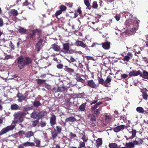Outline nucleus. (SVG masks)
Listing matches in <instances>:
<instances>
[{
  "label": "nucleus",
  "instance_id": "f257e3e1",
  "mask_svg": "<svg viewBox=\"0 0 148 148\" xmlns=\"http://www.w3.org/2000/svg\"><path fill=\"white\" fill-rule=\"evenodd\" d=\"M33 109L32 106L24 107L23 110V112L19 111L14 114V122L22 123L24 121L23 118L25 116L29 114L28 111Z\"/></svg>",
  "mask_w": 148,
  "mask_h": 148
},
{
  "label": "nucleus",
  "instance_id": "f03ea898",
  "mask_svg": "<svg viewBox=\"0 0 148 148\" xmlns=\"http://www.w3.org/2000/svg\"><path fill=\"white\" fill-rule=\"evenodd\" d=\"M16 62L20 69H23L25 66H28L32 63L31 58L26 57L24 59L23 56L21 55L16 58Z\"/></svg>",
  "mask_w": 148,
  "mask_h": 148
},
{
  "label": "nucleus",
  "instance_id": "7ed1b4c3",
  "mask_svg": "<svg viewBox=\"0 0 148 148\" xmlns=\"http://www.w3.org/2000/svg\"><path fill=\"white\" fill-rule=\"evenodd\" d=\"M42 33V30L40 29H36L33 30H30L27 32V36L26 38L29 40H34L35 38L36 33L40 36Z\"/></svg>",
  "mask_w": 148,
  "mask_h": 148
},
{
  "label": "nucleus",
  "instance_id": "20e7f679",
  "mask_svg": "<svg viewBox=\"0 0 148 148\" xmlns=\"http://www.w3.org/2000/svg\"><path fill=\"white\" fill-rule=\"evenodd\" d=\"M62 127L60 125L56 126V128H54V131H51V136L53 139L56 138L58 134H60L62 131Z\"/></svg>",
  "mask_w": 148,
  "mask_h": 148
},
{
  "label": "nucleus",
  "instance_id": "39448f33",
  "mask_svg": "<svg viewBox=\"0 0 148 148\" xmlns=\"http://www.w3.org/2000/svg\"><path fill=\"white\" fill-rule=\"evenodd\" d=\"M15 126L13 125L8 126L3 128L0 131V136L8 132L9 131L13 130Z\"/></svg>",
  "mask_w": 148,
  "mask_h": 148
},
{
  "label": "nucleus",
  "instance_id": "423d86ee",
  "mask_svg": "<svg viewBox=\"0 0 148 148\" xmlns=\"http://www.w3.org/2000/svg\"><path fill=\"white\" fill-rule=\"evenodd\" d=\"M125 17L126 18H128L129 19L127 20L126 22L127 23H129V25L130 27H131V26H132V27H133V28H132V29H133V28L134 27V28L135 29V27H134V24L135 23L134 22V23L133 24L132 23V14L128 12L127 13Z\"/></svg>",
  "mask_w": 148,
  "mask_h": 148
},
{
  "label": "nucleus",
  "instance_id": "0eeeda50",
  "mask_svg": "<svg viewBox=\"0 0 148 148\" xmlns=\"http://www.w3.org/2000/svg\"><path fill=\"white\" fill-rule=\"evenodd\" d=\"M76 41L75 42V45L79 47H82L85 48H88L87 45L84 43L82 41L79 40H76Z\"/></svg>",
  "mask_w": 148,
  "mask_h": 148
},
{
  "label": "nucleus",
  "instance_id": "6e6552de",
  "mask_svg": "<svg viewBox=\"0 0 148 148\" xmlns=\"http://www.w3.org/2000/svg\"><path fill=\"white\" fill-rule=\"evenodd\" d=\"M87 85L91 88L96 89L98 86L95 84L93 80H89L87 81L86 84Z\"/></svg>",
  "mask_w": 148,
  "mask_h": 148
},
{
  "label": "nucleus",
  "instance_id": "1a4fd4ad",
  "mask_svg": "<svg viewBox=\"0 0 148 148\" xmlns=\"http://www.w3.org/2000/svg\"><path fill=\"white\" fill-rule=\"evenodd\" d=\"M51 116L50 118V123L52 126L56 124V117L53 113L51 114Z\"/></svg>",
  "mask_w": 148,
  "mask_h": 148
},
{
  "label": "nucleus",
  "instance_id": "9d476101",
  "mask_svg": "<svg viewBox=\"0 0 148 148\" xmlns=\"http://www.w3.org/2000/svg\"><path fill=\"white\" fill-rule=\"evenodd\" d=\"M62 47L61 51L64 53H67L70 49L69 44L68 43H64L63 44Z\"/></svg>",
  "mask_w": 148,
  "mask_h": 148
},
{
  "label": "nucleus",
  "instance_id": "9b49d317",
  "mask_svg": "<svg viewBox=\"0 0 148 148\" xmlns=\"http://www.w3.org/2000/svg\"><path fill=\"white\" fill-rule=\"evenodd\" d=\"M43 40V39L41 38L36 44L35 47L37 49V51L38 52H39L40 50V47L42 45Z\"/></svg>",
  "mask_w": 148,
  "mask_h": 148
},
{
  "label": "nucleus",
  "instance_id": "f8f14e48",
  "mask_svg": "<svg viewBox=\"0 0 148 148\" xmlns=\"http://www.w3.org/2000/svg\"><path fill=\"white\" fill-rule=\"evenodd\" d=\"M16 97L18 99L17 101L19 102H21L23 101L26 98V95H24L18 92L16 95Z\"/></svg>",
  "mask_w": 148,
  "mask_h": 148
},
{
  "label": "nucleus",
  "instance_id": "ddd939ff",
  "mask_svg": "<svg viewBox=\"0 0 148 148\" xmlns=\"http://www.w3.org/2000/svg\"><path fill=\"white\" fill-rule=\"evenodd\" d=\"M125 127V126L124 125H119L114 128L113 129V130L115 132L117 133L119 132L121 130H124Z\"/></svg>",
  "mask_w": 148,
  "mask_h": 148
},
{
  "label": "nucleus",
  "instance_id": "4468645a",
  "mask_svg": "<svg viewBox=\"0 0 148 148\" xmlns=\"http://www.w3.org/2000/svg\"><path fill=\"white\" fill-rule=\"evenodd\" d=\"M123 56H124V57L122 60L124 61L128 62L130 59L132 58L133 55L131 53L129 52L127 53V55L124 56L123 55Z\"/></svg>",
  "mask_w": 148,
  "mask_h": 148
},
{
  "label": "nucleus",
  "instance_id": "2eb2a0df",
  "mask_svg": "<svg viewBox=\"0 0 148 148\" xmlns=\"http://www.w3.org/2000/svg\"><path fill=\"white\" fill-rule=\"evenodd\" d=\"M140 70L138 71H130L129 73V75L130 77L132 76H136L139 75H140Z\"/></svg>",
  "mask_w": 148,
  "mask_h": 148
},
{
  "label": "nucleus",
  "instance_id": "dca6fc26",
  "mask_svg": "<svg viewBox=\"0 0 148 148\" xmlns=\"http://www.w3.org/2000/svg\"><path fill=\"white\" fill-rule=\"evenodd\" d=\"M88 117L90 119V120L91 121V122H90L89 123L92 126V124L93 123H92V122H95L96 120V118L94 114H88Z\"/></svg>",
  "mask_w": 148,
  "mask_h": 148
},
{
  "label": "nucleus",
  "instance_id": "f3484780",
  "mask_svg": "<svg viewBox=\"0 0 148 148\" xmlns=\"http://www.w3.org/2000/svg\"><path fill=\"white\" fill-rule=\"evenodd\" d=\"M102 106H100L98 109H95L94 110H92L91 112L95 115H96L97 116H98L100 114V111L102 110Z\"/></svg>",
  "mask_w": 148,
  "mask_h": 148
},
{
  "label": "nucleus",
  "instance_id": "a211bd4d",
  "mask_svg": "<svg viewBox=\"0 0 148 148\" xmlns=\"http://www.w3.org/2000/svg\"><path fill=\"white\" fill-rule=\"evenodd\" d=\"M137 140L133 141L134 145L140 146L141 145L143 142V140L141 138H137L136 139Z\"/></svg>",
  "mask_w": 148,
  "mask_h": 148
},
{
  "label": "nucleus",
  "instance_id": "6ab92c4d",
  "mask_svg": "<svg viewBox=\"0 0 148 148\" xmlns=\"http://www.w3.org/2000/svg\"><path fill=\"white\" fill-rule=\"evenodd\" d=\"M50 49H52L57 52L59 51L60 50V47L56 43L52 45Z\"/></svg>",
  "mask_w": 148,
  "mask_h": 148
},
{
  "label": "nucleus",
  "instance_id": "aec40b11",
  "mask_svg": "<svg viewBox=\"0 0 148 148\" xmlns=\"http://www.w3.org/2000/svg\"><path fill=\"white\" fill-rule=\"evenodd\" d=\"M140 76L143 78L147 79H148V72L145 70H143L142 73L140 71Z\"/></svg>",
  "mask_w": 148,
  "mask_h": 148
},
{
  "label": "nucleus",
  "instance_id": "412c9836",
  "mask_svg": "<svg viewBox=\"0 0 148 148\" xmlns=\"http://www.w3.org/2000/svg\"><path fill=\"white\" fill-rule=\"evenodd\" d=\"M38 112L35 110H34L30 114V116L31 118L34 119H38Z\"/></svg>",
  "mask_w": 148,
  "mask_h": 148
},
{
  "label": "nucleus",
  "instance_id": "4be33fe9",
  "mask_svg": "<svg viewBox=\"0 0 148 148\" xmlns=\"http://www.w3.org/2000/svg\"><path fill=\"white\" fill-rule=\"evenodd\" d=\"M76 120L75 118L74 117L71 116L66 118L65 120V123L68 122H73Z\"/></svg>",
  "mask_w": 148,
  "mask_h": 148
},
{
  "label": "nucleus",
  "instance_id": "5701e85b",
  "mask_svg": "<svg viewBox=\"0 0 148 148\" xmlns=\"http://www.w3.org/2000/svg\"><path fill=\"white\" fill-rule=\"evenodd\" d=\"M111 77L110 75L108 76L107 77L106 80L105 81V83L104 85V86L106 87H109V86L108 85V84L111 82Z\"/></svg>",
  "mask_w": 148,
  "mask_h": 148
},
{
  "label": "nucleus",
  "instance_id": "b1692460",
  "mask_svg": "<svg viewBox=\"0 0 148 148\" xmlns=\"http://www.w3.org/2000/svg\"><path fill=\"white\" fill-rule=\"evenodd\" d=\"M101 45L102 47L105 49H108L110 48V43L108 42L102 43Z\"/></svg>",
  "mask_w": 148,
  "mask_h": 148
},
{
  "label": "nucleus",
  "instance_id": "393cba45",
  "mask_svg": "<svg viewBox=\"0 0 148 148\" xmlns=\"http://www.w3.org/2000/svg\"><path fill=\"white\" fill-rule=\"evenodd\" d=\"M35 146V143L34 142H31L28 141L25 142L23 144V147L31 146L33 147Z\"/></svg>",
  "mask_w": 148,
  "mask_h": 148
},
{
  "label": "nucleus",
  "instance_id": "a878e982",
  "mask_svg": "<svg viewBox=\"0 0 148 148\" xmlns=\"http://www.w3.org/2000/svg\"><path fill=\"white\" fill-rule=\"evenodd\" d=\"M11 108L12 110H17L20 109V107L16 103H13L11 105Z\"/></svg>",
  "mask_w": 148,
  "mask_h": 148
},
{
  "label": "nucleus",
  "instance_id": "bb28decb",
  "mask_svg": "<svg viewBox=\"0 0 148 148\" xmlns=\"http://www.w3.org/2000/svg\"><path fill=\"white\" fill-rule=\"evenodd\" d=\"M34 136V133L32 131H28L25 132V137L29 138Z\"/></svg>",
  "mask_w": 148,
  "mask_h": 148
},
{
  "label": "nucleus",
  "instance_id": "cd10ccee",
  "mask_svg": "<svg viewBox=\"0 0 148 148\" xmlns=\"http://www.w3.org/2000/svg\"><path fill=\"white\" fill-rule=\"evenodd\" d=\"M125 146L127 148H134L135 147L134 144V142L126 143Z\"/></svg>",
  "mask_w": 148,
  "mask_h": 148
},
{
  "label": "nucleus",
  "instance_id": "c85d7f7f",
  "mask_svg": "<svg viewBox=\"0 0 148 148\" xmlns=\"http://www.w3.org/2000/svg\"><path fill=\"white\" fill-rule=\"evenodd\" d=\"M34 141L36 144V145H35V146H36L37 147H40V146L41 141L40 140L34 138Z\"/></svg>",
  "mask_w": 148,
  "mask_h": 148
},
{
  "label": "nucleus",
  "instance_id": "c756f323",
  "mask_svg": "<svg viewBox=\"0 0 148 148\" xmlns=\"http://www.w3.org/2000/svg\"><path fill=\"white\" fill-rule=\"evenodd\" d=\"M86 105V103L85 102L83 103L80 105L79 108V109L80 111H84L85 110V108Z\"/></svg>",
  "mask_w": 148,
  "mask_h": 148
},
{
  "label": "nucleus",
  "instance_id": "7c9ffc66",
  "mask_svg": "<svg viewBox=\"0 0 148 148\" xmlns=\"http://www.w3.org/2000/svg\"><path fill=\"white\" fill-rule=\"evenodd\" d=\"M59 92H61L67 91V87L65 86H58Z\"/></svg>",
  "mask_w": 148,
  "mask_h": 148
},
{
  "label": "nucleus",
  "instance_id": "2f4dec72",
  "mask_svg": "<svg viewBox=\"0 0 148 148\" xmlns=\"http://www.w3.org/2000/svg\"><path fill=\"white\" fill-rule=\"evenodd\" d=\"M96 143L97 147H99L101 146L102 144V139L101 138H98L96 140Z\"/></svg>",
  "mask_w": 148,
  "mask_h": 148
},
{
  "label": "nucleus",
  "instance_id": "473e14b6",
  "mask_svg": "<svg viewBox=\"0 0 148 148\" xmlns=\"http://www.w3.org/2000/svg\"><path fill=\"white\" fill-rule=\"evenodd\" d=\"M10 13L14 16H16L18 14L17 11L14 9L11 10L10 11Z\"/></svg>",
  "mask_w": 148,
  "mask_h": 148
},
{
  "label": "nucleus",
  "instance_id": "72a5a7b5",
  "mask_svg": "<svg viewBox=\"0 0 148 148\" xmlns=\"http://www.w3.org/2000/svg\"><path fill=\"white\" fill-rule=\"evenodd\" d=\"M131 133H132V135L131 136L129 137V139H133L136 136V130H135L132 129Z\"/></svg>",
  "mask_w": 148,
  "mask_h": 148
},
{
  "label": "nucleus",
  "instance_id": "f704fd0d",
  "mask_svg": "<svg viewBox=\"0 0 148 148\" xmlns=\"http://www.w3.org/2000/svg\"><path fill=\"white\" fill-rule=\"evenodd\" d=\"M33 105L35 107L37 108L41 105V103L39 101L35 100L33 103Z\"/></svg>",
  "mask_w": 148,
  "mask_h": 148
},
{
  "label": "nucleus",
  "instance_id": "c9c22d12",
  "mask_svg": "<svg viewBox=\"0 0 148 148\" xmlns=\"http://www.w3.org/2000/svg\"><path fill=\"white\" fill-rule=\"evenodd\" d=\"M37 84L38 85H41L44 84L46 81V79H36Z\"/></svg>",
  "mask_w": 148,
  "mask_h": 148
},
{
  "label": "nucleus",
  "instance_id": "e433bc0d",
  "mask_svg": "<svg viewBox=\"0 0 148 148\" xmlns=\"http://www.w3.org/2000/svg\"><path fill=\"white\" fill-rule=\"evenodd\" d=\"M98 80L99 84L102 85L104 86V85L105 83V81H104V80L102 78L98 77Z\"/></svg>",
  "mask_w": 148,
  "mask_h": 148
},
{
  "label": "nucleus",
  "instance_id": "4c0bfd02",
  "mask_svg": "<svg viewBox=\"0 0 148 148\" xmlns=\"http://www.w3.org/2000/svg\"><path fill=\"white\" fill-rule=\"evenodd\" d=\"M136 110L138 112L141 114H143L145 112V111L143 108L141 107H137L136 109Z\"/></svg>",
  "mask_w": 148,
  "mask_h": 148
},
{
  "label": "nucleus",
  "instance_id": "58836bf2",
  "mask_svg": "<svg viewBox=\"0 0 148 148\" xmlns=\"http://www.w3.org/2000/svg\"><path fill=\"white\" fill-rule=\"evenodd\" d=\"M134 47V48L133 49L134 51V52L137 53L138 54H140L141 51L140 48L138 47Z\"/></svg>",
  "mask_w": 148,
  "mask_h": 148
},
{
  "label": "nucleus",
  "instance_id": "ea45409f",
  "mask_svg": "<svg viewBox=\"0 0 148 148\" xmlns=\"http://www.w3.org/2000/svg\"><path fill=\"white\" fill-rule=\"evenodd\" d=\"M110 148H118L117 145L115 143H110L108 145Z\"/></svg>",
  "mask_w": 148,
  "mask_h": 148
},
{
  "label": "nucleus",
  "instance_id": "a19ab883",
  "mask_svg": "<svg viewBox=\"0 0 148 148\" xmlns=\"http://www.w3.org/2000/svg\"><path fill=\"white\" fill-rule=\"evenodd\" d=\"M18 31L19 32L22 34H23L26 33L27 32V30L26 29L20 27L18 29Z\"/></svg>",
  "mask_w": 148,
  "mask_h": 148
},
{
  "label": "nucleus",
  "instance_id": "79ce46f5",
  "mask_svg": "<svg viewBox=\"0 0 148 148\" xmlns=\"http://www.w3.org/2000/svg\"><path fill=\"white\" fill-rule=\"evenodd\" d=\"M39 120L37 119L36 120H35L32 122V127H34L36 126L39 123Z\"/></svg>",
  "mask_w": 148,
  "mask_h": 148
},
{
  "label": "nucleus",
  "instance_id": "37998d69",
  "mask_svg": "<svg viewBox=\"0 0 148 148\" xmlns=\"http://www.w3.org/2000/svg\"><path fill=\"white\" fill-rule=\"evenodd\" d=\"M38 119L39 120L45 116V114L43 112H38Z\"/></svg>",
  "mask_w": 148,
  "mask_h": 148
},
{
  "label": "nucleus",
  "instance_id": "c03bdc74",
  "mask_svg": "<svg viewBox=\"0 0 148 148\" xmlns=\"http://www.w3.org/2000/svg\"><path fill=\"white\" fill-rule=\"evenodd\" d=\"M59 9H60V10L62 12L63 11H65L66 9V6L64 5H61L59 7Z\"/></svg>",
  "mask_w": 148,
  "mask_h": 148
},
{
  "label": "nucleus",
  "instance_id": "a18cd8bd",
  "mask_svg": "<svg viewBox=\"0 0 148 148\" xmlns=\"http://www.w3.org/2000/svg\"><path fill=\"white\" fill-rule=\"evenodd\" d=\"M25 132L24 130H20L17 133V134L22 138H23V135H24L25 136Z\"/></svg>",
  "mask_w": 148,
  "mask_h": 148
},
{
  "label": "nucleus",
  "instance_id": "49530a36",
  "mask_svg": "<svg viewBox=\"0 0 148 148\" xmlns=\"http://www.w3.org/2000/svg\"><path fill=\"white\" fill-rule=\"evenodd\" d=\"M75 79L77 81L83 83H84L85 82L84 80L81 78L80 77L77 76Z\"/></svg>",
  "mask_w": 148,
  "mask_h": 148
},
{
  "label": "nucleus",
  "instance_id": "de8ad7c7",
  "mask_svg": "<svg viewBox=\"0 0 148 148\" xmlns=\"http://www.w3.org/2000/svg\"><path fill=\"white\" fill-rule=\"evenodd\" d=\"M84 4L87 6V9L90 10L91 9L92 6L90 5V3L89 1V0L87 1H86V2L84 3Z\"/></svg>",
  "mask_w": 148,
  "mask_h": 148
},
{
  "label": "nucleus",
  "instance_id": "09e8293b",
  "mask_svg": "<svg viewBox=\"0 0 148 148\" xmlns=\"http://www.w3.org/2000/svg\"><path fill=\"white\" fill-rule=\"evenodd\" d=\"M143 97L144 99L145 100L147 99L148 95L146 92H142Z\"/></svg>",
  "mask_w": 148,
  "mask_h": 148
},
{
  "label": "nucleus",
  "instance_id": "8fccbe9b",
  "mask_svg": "<svg viewBox=\"0 0 148 148\" xmlns=\"http://www.w3.org/2000/svg\"><path fill=\"white\" fill-rule=\"evenodd\" d=\"M98 7V5L96 1H94L92 3V8L94 9H97Z\"/></svg>",
  "mask_w": 148,
  "mask_h": 148
},
{
  "label": "nucleus",
  "instance_id": "3c124183",
  "mask_svg": "<svg viewBox=\"0 0 148 148\" xmlns=\"http://www.w3.org/2000/svg\"><path fill=\"white\" fill-rule=\"evenodd\" d=\"M62 13V12L60 10H57L55 13V16L56 18H58V16L61 14Z\"/></svg>",
  "mask_w": 148,
  "mask_h": 148
},
{
  "label": "nucleus",
  "instance_id": "603ef678",
  "mask_svg": "<svg viewBox=\"0 0 148 148\" xmlns=\"http://www.w3.org/2000/svg\"><path fill=\"white\" fill-rule=\"evenodd\" d=\"M66 71L69 73H73L74 71V70L71 68H66Z\"/></svg>",
  "mask_w": 148,
  "mask_h": 148
},
{
  "label": "nucleus",
  "instance_id": "864d4df0",
  "mask_svg": "<svg viewBox=\"0 0 148 148\" xmlns=\"http://www.w3.org/2000/svg\"><path fill=\"white\" fill-rule=\"evenodd\" d=\"M85 146V142H84L81 141L80 142L79 144V148H81L84 147Z\"/></svg>",
  "mask_w": 148,
  "mask_h": 148
},
{
  "label": "nucleus",
  "instance_id": "5fc2aeb1",
  "mask_svg": "<svg viewBox=\"0 0 148 148\" xmlns=\"http://www.w3.org/2000/svg\"><path fill=\"white\" fill-rule=\"evenodd\" d=\"M105 120L106 122L108 123L111 121V118L109 116L106 115L105 116Z\"/></svg>",
  "mask_w": 148,
  "mask_h": 148
},
{
  "label": "nucleus",
  "instance_id": "6e6d98bb",
  "mask_svg": "<svg viewBox=\"0 0 148 148\" xmlns=\"http://www.w3.org/2000/svg\"><path fill=\"white\" fill-rule=\"evenodd\" d=\"M82 139L83 140V142L85 143L87 142L88 140V137L84 135H83Z\"/></svg>",
  "mask_w": 148,
  "mask_h": 148
},
{
  "label": "nucleus",
  "instance_id": "4d7b16f0",
  "mask_svg": "<svg viewBox=\"0 0 148 148\" xmlns=\"http://www.w3.org/2000/svg\"><path fill=\"white\" fill-rule=\"evenodd\" d=\"M70 100L69 99V101H67L64 103V105L65 106H66L67 107V108H69L70 107V103L69 102Z\"/></svg>",
  "mask_w": 148,
  "mask_h": 148
},
{
  "label": "nucleus",
  "instance_id": "13d9d810",
  "mask_svg": "<svg viewBox=\"0 0 148 148\" xmlns=\"http://www.w3.org/2000/svg\"><path fill=\"white\" fill-rule=\"evenodd\" d=\"M67 60L70 63L74 62L75 61V59L74 58H73L72 56H71L70 58L69 59H68Z\"/></svg>",
  "mask_w": 148,
  "mask_h": 148
},
{
  "label": "nucleus",
  "instance_id": "bf43d9fd",
  "mask_svg": "<svg viewBox=\"0 0 148 148\" xmlns=\"http://www.w3.org/2000/svg\"><path fill=\"white\" fill-rule=\"evenodd\" d=\"M46 125V123L45 122L41 121L40 123V125L42 127H44Z\"/></svg>",
  "mask_w": 148,
  "mask_h": 148
},
{
  "label": "nucleus",
  "instance_id": "052dcab7",
  "mask_svg": "<svg viewBox=\"0 0 148 148\" xmlns=\"http://www.w3.org/2000/svg\"><path fill=\"white\" fill-rule=\"evenodd\" d=\"M76 96V97L77 98H83V96L80 93L77 94L75 95Z\"/></svg>",
  "mask_w": 148,
  "mask_h": 148
},
{
  "label": "nucleus",
  "instance_id": "680f3d73",
  "mask_svg": "<svg viewBox=\"0 0 148 148\" xmlns=\"http://www.w3.org/2000/svg\"><path fill=\"white\" fill-rule=\"evenodd\" d=\"M121 77L122 79H126L128 76V75L126 74H122L121 75Z\"/></svg>",
  "mask_w": 148,
  "mask_h": 148
},
{
  "label": "nucleus",
  "instance_id": "e2e57ef3",
  "mask_svg": "<svg viewBox=\"0 0 148 148\" xmlns=\"http://www.w3.org/2000/svg\"><path fill=\"white\" fill-rule=\"evenodd\" d=\"M5 59L6 60H8L10 58H12V57L11 56V55H7L6 56H5Z\"/></svg>",
  "mask_w": 148,
  "mask_h": 148
},
{
  "label": "nucleus",
  "instance_id": "0e129e2a",
  "mask_svg": "<svg viewBox=\"0 0 148 148\" xmlns=\"http://www.w3.org/2000/svg\"><path fill=\"white\" fill-rule=\"evenodd\" d=\"M63 66V65L62 64H60L57 65V67L58 69H62Z\"/></svg>",
  "mask_w": 148,
  "mask_h": 148
},
{
  "label": "nucleus",
  "instance_id": "69168bd1",
  "mask_svg": "<svg viewBox=\"0 0 148 148\" xmlns=\"http://www.w3.org/2000/svg\"><path fill=\"white\" fill-rule=\"evenodd\" d=\"M69 135L71 138L77 137L76 135L73 134L72 132H70Z\"/></svg>",
  "mask_w": 148,
  "mask_h": 148
},
{
  "label": "nucleus",
  "instance_id": "338daca9",
  "mask_svg": "<svg viewBox=\"0 0 148 148\" xmlns=\"http://www.w3.org/2000/svg\"><path fill=\"white\" fill-rule=\"evenodd\" d=\"M98 106H97L96 104L94 105L93 106L91 107V110H94L95 109H97Z\"/></svg>",
  "mask_w": 148,
  "mask_h": 148
},
{
  "label": "nucleus",
  "instance_id": "774afa93",
  "mask_svg": "<svg viewBox=\"0 0 148 148\" xmlns=\"http://www.w3.org/2000/svg\"><path fill=\"white\" fill-rule=\"evenodd\" d=\"M29 3L28 2V0H25V2H23V6H27Z\"/></svg>",
  "mask_w": 148,
  "mask_h": 148
}]
</instances>
